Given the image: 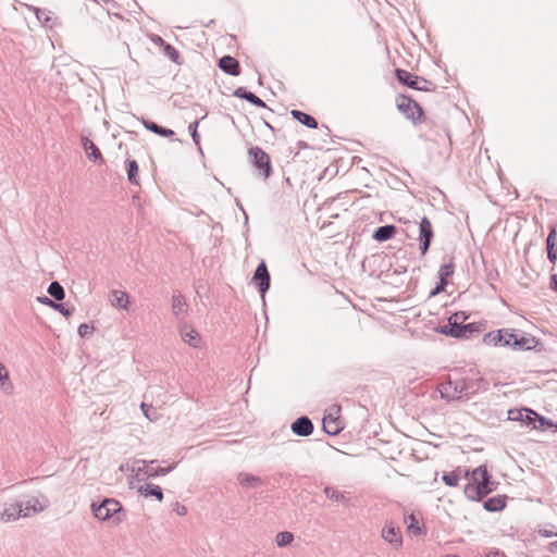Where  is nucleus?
<instances>
[{
	"mask_svg": "<svg viewBox=\"0 0 557 557\" xmlns=\"http://www.w3.org/2000/svg\"><path fill=\"white\" fill-rule=\"evenodd\" d=\"M251 282L258 288L261 297H264L267 292L270 289L271 276L268 267L264 261H261L252 275Z\"/></svg>",
	"mask_w": 557,
	"mask_h": 557,
	"instance_id": "9b49d317",
	"label": "nucleus"
},
{
	"mask_svg": "<svg viewBox=\"0 0 557 557\" xmlns=\"http://www.w3.org/2000/svg\"><path fill=\"white\" fill-rule=\"evenodd\" d=\"M140 408L144 412V414L149 419L152 420V418L149 414V411L152 409L151 406L147 405L146 403H141Z\"/></svg>",
	"mask_w": 557,
	"mask_h": 557,
	"instance_id": "3c124183",
	"label": "nucleus"
},
{
	"mask_svg": "<svg viewBox=\"0 0 557 557\" xmlns=\"http://www.w3.org/2000/svg\"><path fill=\"white\" fill-rule=\"evenodd\" d=\"M504 334H506L504 329L491 331L484 335L483 342L491 346H503Z\"/></svg>",
	"mask_w": 557,
	"mask_h": 557,
	"instance_id": "c85d7f7f",
	"label": "nucleus"
},
{
	"mask_svg": "<svg viewBox=\"0 0 557 557\" xmlns=\"http://www.w3.org/2000/svg\"><path fill=\"white\" fill-rule=\"evenodd\" d=\"M90 509L95 518L100 521L113 519V522L120 523L122 519L117 516L123 507L121 503L114 498L104 497L100 502H92Z\"/></svg>",
	"mask_w": 557,
	"mask_h": 557,
	"instance_id": "20e7f679",
	"label": "nucleus"
},
{
	"mask_svg": "<svg viewBox=\"0 0 557 557\" xmlns=\"http://www.w3.org/2000/svg\"><path fill=\"white\" fill-rule=\"evenodd\" d=\"M488 382L479 373L467 375L463 377H448L446 382L441 384L440 393L443 399L447 401L472 398L480 391H487Z\"/></svg>",
	"mask_w": 557,
	"mask_h": 557,
	"instance_id": "f257e3e1",
	"label": "nucleus"
},
{
	"mask_svg": "<svg viewBox=\"0 0 557 557\" xmlns=\"http://www.w3.org/2000/svg\"><path fill=\"white\" fill-rule=\"evenodd\" d=\"M324 494L326 495L327 498H330L334 502H337V503H347L348 502V498L345 496L344 493H342L331 486H326L324 488Z\"/></svg>",
	"mask_w": 557,
	"mask_h": 557,
	"instance_id": "473e14b6",
	"label": "nucleus"
},
{
	"mask_svg": "<svg viewBox=\"0 0 557 557\" xmlns=\"http://www.w3.org/2000/svg\"><path fill=\"white\" fill-rule=\"evenodd\" d=\"M180 334L182 339L189 346L194 348H198L200 346L201 337L199 333L186 323L180 326Z\"/></svg>",
	"mask_w": 557,
	"mask_h": 557,
	"instance_id": "f3484780",
	"label": "nucleus"
},
{
	"mask_svg": "<svg viewBox=\"0 0 557 557\" xmlns=\"http://www.w3.org/2000/svg\"><path fill=\"white\" fill-rule=\"evenodd\" d=\"M537 417V412L530 408H520V409H509L508 410V420L521 422L525 426L535 429V418Z\"/></svg>",
	"mask_w": 557,
	"mask_h": 557,
	"instance_id": "ddd939ff",
	"label": "nucleus"
},
{
	"mask_svg": "<svg viewBox=\"0 0 557 557\" xmlns=\"http://www.w3.org/2000/svg\"><path fill=\"white\" fill-rule=\"evenodd\" d=\"M188 304L185 300V297L181 293H175L172 296V312L175 317H180L187 312Z\"/></svg>",
	"mask_w": 557,
	"mask_h": 557,
	"instance_id": "a878e982",
	"label": "nucleus"
},
{
	"mask_svg": "<svg viewBox=\"0 0 557 557\" xmlns=\"http://www.w3.org/2000/svg\"><path fill=\"white\" fill-rule=\"evenodd\" d=\"M396 106L400 113L408 120H411L413 123H418L422 121L423 117V109L421 106L406 95H399L396 98Z\"/></svg>",
	"mask_w": 557,
	"mask_h": 557,
	"instance_id": "423d86ee",
	"label": "nucleus"
},
{
	"mask_svg": "<svg viewBox=\"0 0 557 557\" xmlns=\"http://www.w3.org/2000/svg\"><path fill=\"white\" fill-rule=\"evenodd\" d=\"M176 512H177V515H180V516H184V515H186V513H187V508H186L185 506H183V505H178V504H177Z\"/></svg>",
	"mask_w": 557,
	"mask_h": 557,
	"instance_id": "6e6d98bb",
	"label": "nucleus"
},
{
	"mask_svg": "<svg viewBox=\"0 0 557 557\" xmlns=\"http://www.w3.org/2000/svg\"><path fill=\"white\" fill-rule=\"evenodd\" d=\"M141 123H143L144 127L147 131H149V132H151V133H153L156 135H159L161 137L168 138V137L174 136V134H175L173 129L164 127V126H161V125H159L156 122L150 121V120L143 119Z\"/></svg>",
	"mask_w": 557,
	"mask_h": 557,
	"instance_id": "4be33fe9",
	"label": "nucleus"
},
{
	"mask_svg": "<svg viewBox=\"0 0 557 557\" xmlns=\"http://www.w3.org/2000/svg\"><path fill=\"white\" fill-rule=\"evenodd\" d=\"M290 429L295 435L306 437L313 433L314 425L307 416H301L292 423Z\"/></svg>",
	"mask_w": 557,
	"mask_h": 557,
	"instance_id": "4468645a",
	"label": "nucleus"
},
{
	"mask_svg": "<svg viewBox=\"0 0 557 557\" xmlns=\"http://www.w3.org/2000/svg\"><path fill=\"white\" fill-rule=\"evenodd\" d=\"M237 480L242 486L246 487H258L260 485H263V480L258 476L246 472H240L237 475Z\"/></svg>",
	"mask_w": 557,
	"mask_h": 557,
	"instance_id": "bb28decb",
	"label": "nucleus"
},
{
	"mask_svg": "<svg viewBox=\"0 0 557 557\" xmlns=\"http://www.w3.org/2000/svg\"><path fill=\"white\" fill-rule=\"evenodd\" d=\"M21 517V508L16 502L0 503V521L10 522Z\"/></svg>",
	"mask_w": 557,
	"mask_h": 557,
	"instance_id": "2eb2a0df",
	"label": "nucleus"
},
{
	"mask_svg": "<svg viewBox=\"0 0 557 557\" xmlns=\"http://www.w3.org/2000/svg\"><path fill=\"white\" fill-rule=\"evenodd\" d=\"M233 96L239 99H244L258 108H267L265 102L261 98L247 90L245 87L236 88L233 92Z\"/></svg>",
	"mask_w": 557,
	"mask_h": 557,
	"instance_id": "6ab92c4d",
	"label": "nucleus"
},
{
	"mask_svg": "<svg viewBox=\"0 0 557 557\" xmlns=\"http://www.w3.org/2000/svg\"><path fill=\"white\" fill-rule=\"evenodd\" d=\"M397 232V227L394 224H385L379 226L372 234V238L375 242L383 243L394 237Z\"/></svg>",
	"mask_w": 557,
	"mask_h": 557,
	"instance_id": "aec40b11",
	"label": "nucleus"
},
{
	"mask_svg": "<svg viewBox=\"0 0 557 557\" xmlns=\"http://www.w3.org/2000/svg\"><path fill=\"white\" fill-rule=\"evenodd\" d=\"M156 463H158V460H136L132 471L135 473L138 481H144L146 479L164 476L172 472L177 466V462H174L166 468H162L156 467Z\"/></svg>",
	"mask_w": 557,
	"mask_h": 557,
	"instance_id": "39448f33",
	"label": "nucleus"
},
{
	"mask_svg": "<svg viewBox=\"0 0 557 557\" xmlns=\"http://www.w3.org/2000/svg\"><path fill=\"white\" fill-rule=\"evenodd\" d=\"M111 302L116 308L127 309L129 302L127 293L122 290H113Z\"/></svg>",
	"mask_w": 557,
	"mask_h": 557,
	"instance_id": "c756f323",
	"label": "nucleus"
},
{
	"mask_svg": "<svg viewBox=\"0 0 557 557\" xmlns=\"http://www.w3.org/2000/svg\"><path fill=\"white\" fill-rule=\"evenodd\" d=\"M550 287L557 293V274L550 275Z\"/></svg>",
	"mask_w": 557,
	"mask_h": 557,
	"instance_id": "5fc2aeb1",
	"label": "nucleus"
},
{
	"mask_svg": "<svg viewBox=\"0 0 557 557\" xmlns=\"http://www.w3.org/2000/svg\"><path fill=\"white\" fill-rule=\"evenodd\" d=\"M547 550L552 554H557V539L547 545Z\"/></svg>",
	"mask_w": 557,
	"mask_h": 557,
	"instance_id": "864d4df0",
	"label": "nucleus"
},
{
	"mask_svg": "<svg viewBox=\"0 0 557 557\" xmlns=\"http://www.w3.org/2000/svg\"><path fill=\"white\" fill-rule=\"evenodd\" d=\"M17 506L21 508V517H30L35 513L41 512L45 510L49 500L45 496L36 497L32 496L23 502H16Z\"/></svg>",
	"mask_w": 557,
	"mask_h": 557,
	"instance_id": "9d476101",
	"label": "nucleus"
},
{
	"mask_svg": "<svg viewBox=\"0 0 557 557\" xmlns=\"http://www.w3.org/2000/svg\"><path fill=\"white\" fill-rule=\"evenodd\" d=\"M506 495H495L483 502V508L488 512H497L506 507Z\"/></svg>",
	"mask_w": 557,
	"mask_h": 557,
	"instance_id": "412c9836",
	"label": "nucleus"
},
{
	"mask_svg": "<svg viewBox=\"0 0 557 557\" xmlns=\"http://www.w3.org/2000/svg\"><path fill=\"white\" fill-rule=\"evenodd\" d=\"M447 285H448V281L438 280L435 287L430 292V297H434V296L443 293Z\"/></svg>",
	"mask_w": 557,
	"mask_h": 557,
	"instance_id": "c03bdc74",
	"label": "nucleus"
},
{
	"mask_svg": "<svg viewBox=\"0 0 557 557\" xmlns=\"http://www.w3.org/2000/svg\"><path fill=\"white\" fill-rule=\"evenodd\" d=\"M498 482L494 481L490 474L487 467L481 465L473 469L471 479L465 486V496L472 502H480L485 498L490 493L497 490Z\"/></svg>",
	"mask_w": 557,
	"mask_h": 557,
	"instance_id": "f03ea898",
	"label": "nucleus"
},
{
	"mask_svg": "<svg viewBox=\"0 0 557 557\" xmlns=\"http://www.w3.org/2000/svg\"><path fill=\"white\" fill-rule=\"evenodd\" d=\"M125 165H126V173H127L128 182L132 185H139V176H138L139 166H138L137 161L134 159H126Z\"/></svg>",
	"mask_w": 557,
	"mask_h": 557,
	"instance_id": "cd10ccee",
	"label": "nucleus"
},
{
	"mask_svg": "<svg viewBox=\"0 0 557 557\" xmlns=\"http://www.w3.org/2000/svg\"><path fill=\"white\" fill-rule=\"evenodd\" d=\"M395 77L399 84L405 85L411 89L421 91H428L431 89V82L426 81L421 76L414 75L404 69H396Z\"/></svg>",
	"mask_w": 557,
	"mask_h": 557,
	"instance_id": "0eeeda50",
	"label": "nucleus"
},
{
	"mask_svg": "<svg viewBox=\"0 0 557 557\" xmlns=\"http://www.w3.org/2000/svg\"><path fill=\"white\" fill-rule=\"evenodd\" d=\"M294 541V534L289 531H282L276 534L275 542L278 547H286Z\"/></svg>",
	"mask_w": 557,
	"mask_h": 557,
	"instance_id": "f704fd0d",
	"label": "nucleus"
},
{
	"mask_svg": "<svg viewBox=\"0 0 557 557\" xmlns=\"http://www.w3.org/2000/svg\"><path fill=\"white\" fill-rule=\"evenodd\" d=\"M198 125H199V121L198 120L191 122L188 125V131H189V134L191 136L193 141L200 149V135L198 133Z\"/></svg>",
	"mask_w": 557,
	"mask_h": 557,
	"instance_id": "58836bf2",
	"label": "nucleus"
},
{
	"mask_svg": "<svg viewBox=\"0 0 557 557\" xmlns=\"http://www.w3.org/2000/svg\"><path fill=\"white\" fill-rule=\"evenodd\" d=\"M95 331V327L92 325H89L87 323H82L78 326L77 333L81 337H86L90 335Z\"/></svg>",
	"mask_w": 557,
	"mask_h": 557,
	"instance_id": "a18cd8bd",
	"label": "nucleus"
},
{
	"mask_svg": "<svg viewBox=\"0 0 557 557\" xmlns=\"http://www.w3.org/2000/svg\"><path fill=\"white\" fill-rule=\"evenodd\" d=\"M58 312H60L63 317L69 318L73 314L75 308L70 307L67 304H59L57 302V308H53Z\"/></svg>",
	"mask_w": 557,
	"mask_h": 557,
	"instance_id": "79ce46f5",
	"label": "nucleus"
},
{
	"mask_svg": "<svg viewBox=\"0 0 557 557\" xmlns=\"http://www.w3.org/2000/svg\"><path fill=\"white\" fill-rule=\"evenodd\" d=\"M455 272V264L453 261H449L448 263H444L441 265L438 270V280L448 281V277H450Z\"/></svg>",
	"mask_w": 557,
	"mask_h": 557,
	"instance_id": "c9c22d12",
	"label": "nucleus"
},
{
	"mask_svg": "<svg viewBox=\"0 0 557 557\" xmlns=\"http://www.w3.org/2000/svg\"><path fill=\"white\" fill-rule=\"evenodd\" d=\"M82 146L86 152L87 158L90 161L100 162V163L104 162V159L102 157L100 149L87 136H82Z\"/></svg>",
	"mask_w": 557,
	"mask_h": 557,
	"instance_id": "a211bd4d",
	"label": "nucleus"
},
{
	"mask_svg": "<svg viewBox=\"0 0 557 557\" xmlns=\"http://www.w3.org/2000/svg\"><path fill=\"white\" fill-rule=\"evenodd\" d=\"M487 557H505V555L502 554V553L496 552V553L493 554V556H487Z\"/></svg>",
	"mask_w": 557,
	"mask_h": 557,
	"instance_id": "4d7b16f0",
	"label": "nucleus"
},
{
	"mask_svg": "<svg viewBox=\"0 0 557 557\" xmlns=\"http://www.w3.org/2000/svg\"><path fill=\"white\" fill-rule=\"evenodd\" d=\"M467 319L468 315L466 312H455L448 318V322L446 324L438 325L435 331L440 334L454 338H469L472 334L479 333L480 329L476 323L463 324Z\"/></svg>",
	"mask_w": 557,
	"mask_h": 557,
	"instance_id": "7ed1b4c3",
	"label": "nucleus"
},
{
	"mask_svg": "<svg viewBox=\"0 0 557 557\" xmlns=\"http://www.w3.org/2000/svg\"><path fill=\"white\" fill-rule=\"evenodd\" d=\"M433 237L434 233L431 221L423 216L419 224V250L422 256L429 251Z\"/></svg>",
	"mask_w": 557,
	"mask_h": 557,
	"instance_id": "f8f14e48",
	"label": "nucleus"
},
{
	"mask_svg": "<svg viewBox=\"0 0 557 557\" xmlns=\"http://www.w3.org/2000/svg\"><path fill=\"white\" fill-rule=\"evenodd\" d=\"M546 250H547V259L549 260V262L555 264L557 261L556 248L555 247H546Z\"/></svg>",
	"mask_w": 557,
	"mask_h": 557,
	"instance_id": "09e8293b",
	"label": "nucleus"
},
{
	"mask_svg": "<svg viewBox=\"0 0 557 557\" xmlns=\"http://www.w3.org/2000/svg\"><path fill=\"white\" fill-rule=\"evenodd\" d=\"M47 292L57 301H61L65 298V290L58 281L51 282Z\"/></svg>",
	"mask_w": 557,
	"mask_h": 557,
	"instance_id": "2f4dec72",
	"label": "nucleus"
},
{
	"mask_svg": "<svg viewBox=\"0 0 557 557\" xmlns=\"http://www.w3.org/2000/svg\"><path fill=\"white\" fill-rule=\"evenodd\" d=\"M556 238H557V230H556V226L553 225V226H550L548 236L546 238V247H556Z\"/></svg>",
	"mask_w": 557,
	"mask_h": 557,
	"instance_id": "37998d69",
	"label": "nucleus"
},
{
	"mask_svg": "<svg viewBox=\"0 0 557 557\" xmlns=\"http://www.w3.org/2000/svg\"><path fill=\"white\" fill-rule=\"evenodd\" d=\"M323 429L330 435H336L341 432V426L336 420L331 418V416L323 419Z\"/></svg>",
	"mask_w": 557,
	"mask_h": 557,
	"instance_id": "72a5a7b5",
	"label": "nucleus"
},
{
	"mask_svg": "<svg viewBox=\"0 0 557 557\" xmlns=\"http://www.w3.org/2000/svg\"><path fill=\"white\" fill-rule=\"evenodd\" d=\"M218 65L225 74L237 76L240 73V64L237 59L232 55H223L219 59Z\"/></svg>",
	"mask_w": 557,
	"mask_h": 557,
	"instance_id": "dca6fc26",
	"label": "nucleus"
},
{
	"mask_svg": "<svg viewBox=\"0 0 557 557\" xmlns=\"http://www.w3.org/2000/svg\"><path fill=\"white\" fill-rule=\"evenodd\" d=\"M9 382V373L5 367L0 362V386L3 387Z\"/></svg>",
	"mask_w": 557,
	"mask_h": 557,
	"instance_id": "de8ad7c7",
	"label": "nucleus"
},
{
	"mask_svg": "<svg viewBox=\"0 0 557 557\" xmlns=\"http://www.w3.org/2000/svg\"><path fill=\"white\" fill-rule=\"evenodd\" d=\"M442 480L447 486L455 487L458 485L459 476L455 471L444 472Z\"/></svg>",
	"mask_w": 557,
	"mask_h": 557,
	"instance_id": "4c0bfd02",
	"label": "nucleus"
},
{
	"mask_svg": "<svg viewBox=\"0 0 557 557\" xmlns=\"http://www.w3.org/2000/svg\"><path fill=\"white\" fill-rule=\"evenodd\" d=\"M382 537L395 548L400 547L403 544L400 531L395 527H385L382 531Z\"/></svg>",
	"mask_w": 557,
	"mask_h": 557,
	"instance_id": "5701e85b",
	"label": "nucleus"
},
{
	"mask_svg": "<svg viewBox=\"0 0 557 557\" xmlns=\"http://www.w3.org/2000/svg\"><path fill=\"white\" fill-rule=\"evenodd\" d=\"M138 493L145 497H154L157 500L162 502L163 491L162 488L152 483H146L138 487Z\"/></svg>",
	"mask_w": 557,
	"mask_h": 557,
	"instance_id": "b1692460",
	"label": "nucleus"
},
{
	"mask_svg": "<svg viewBox=\"0 0 557 557\" xmlns=\"http://www.w3.org/2000/svg\"><path fill=\"white\" fill-rule=\"evenodd\" d=\"M503 347H509L513 350H529L533 348L531 343H535L534 337H528L525 335H519L513 329H504Z\"/></svg>",
	"mask_w": 557,
	"mask_h": 557,
	"instance_id": "6e6552de",
	"label": "nucleus"
},
{
	"mask_svg": "<svg viewBox=\"0 0 557 557\" xmlns=\"http://www.w3.org/2000/svg\"><path fill=\"white\" fill-rule=\"evenodd\" d=\"M37 300L39 304L48 306L52 309L57 308V300H54L53 298H49L47 296H39L37 297Z\"/></svg>",
	"mask_w": 557,
	"mask_h": 557,
	"instance_id": "49530a36",
	"label": "nucleus"
},
{
	"mask_svg": "<svg viewBox=\"0 0 557 557\" xmlns=\"http://www.w3.org/2000/svg\"><path fill=\"white\" fill-rule=\"evenodd\" d=\"M251 163L260 171V174L267 180L272 175V164L270 156L260 147H251L248 150Z\"/></svg>",
	"mask_w": 557,
	"mask_h": 557,
	"instance_id": "1a4fd4ad",
	"label": "nucleus"
},
{
	"mask_svg": "<svg viewBox=\"0 0 557 557\" xmlns=\"http://www.w3.org/2000/svg\"><path fill=\"white\" fill-rule=\"evenodd\" d=\"M152 41L160 48H162L166 44V41L159 35H154Z\"/></svg>",
	"mask_w": 557,
	"mask_h": 557,
	"instance_id": "603ef678",
	"label": "nucleus"
},
{
	"mask_svg": "<svg viewBox=\"0 0 557 557\" xmlns=\"http://www.w3.org/2000/svg\"><path fill=\"white\" fill-rule=\"evenodd\" d=\"M409 524H408V531L412 532L413 534H422L423 530L419 525L418 519L414 517L413 513H411L409 517Z\"/></svg>",
	"mask_w": 557,
	"mask_h": 557,
	"instance_id": "a19ab883",
	"label": "nucleus"
},
{
	"mask_svg": "<svg viewBox=\"0 0 557 557\" xmlns=\"http://www.w3.org/2000/svg\"><path fill=\"white\" fill-rule=\"evenodd\" d=\"M26 8L27 10H29L30 12H34L35 15H36V18L44 25H47L48 22L50 21V16L49 14L45 11V10H41L35 5H30V4H26Z\"/></svg>",
	"mask_w": 557,
	"mask_h": 557,
	"instance_id": "e433bc0d",
	"label": "nucleus"
},
{
	"mask_svg": "<svg viewBox=\"0 0 557 557\" xmlns=\"http://www.w3.org/2000/svg\"><path fill=\"white\" fill-rule=\"evenodd\" d=\"M161 49L163 54L175 64L181 65L183 63V59L178 50L169 42H166Z\"/></svg>",
	"mask_w": 557,
	"mask_h": 557,
	"instance_id": "7c9ffc66",
	"label": "nucleus"
},
{
	"mask_svg": "<svg viewBox=\"0 0 557 557\" xmlns=\"http://www.w3.org/2000/svg\"><path fill=\"white\" fill-rule=\"evenodd\" d=\"M537 533L543 537H556L557 539V532H554L552 530L547 529H540Z\"/></svg>",
	"mask_w": 557,
	"mask_h": 557,
	"instance_id": "8fccbe9b",
	"label": "nucleus"
},
{
	"mask_svg": "<svg viewBox=\"0 0 557 557\" xmlns=\"http://www.w3.org/2000/svg\"><path fill=\"white\" fill-rule=\"evenodd\" d=\"M290 114L294 120H296L300 124L307 126L308 128H312V129L318 128V121L312 115L305 113L300 110H296V109L292 110Z\"/></svg>",
	"mask_w": 557,
	"mask_h": 557,
	"instance_id": "393cba45",
	"label": "nucleus"
},
{
	"mask_svg": "<svg viewBox=\"0 0 557 557\" xmlns=\"http://www.w3.org/2000/svg\"><path fill=\"white\" fill-rule=\"evenodd\" d=\"M535 422H539V425H536L535 429L546 430L553 426H556L557 429V423L555 424L550 419H547L539 413L537 417L535 418Z\"/></svg>",
	"mask_w": 557,
	"mask_h": 557,
	"instance_id": "ea45409f",
	"label": "nucleus"
}]
</instances>
